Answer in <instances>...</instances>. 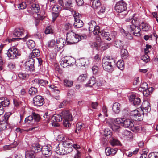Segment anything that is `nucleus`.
Wrapping results in <instances>:
<instances>
[{"mask_svg":"<svg viewBox=\"0 0 158 158\" xmlns=\"http://www.w3.org/2000/svg\"><path fill=\"white\" fill-rule=\"evenodd\" d=\"M114 60L110 56H105L102 60V65L104 69L108 72H111L114 70L113 64Z\"/></svg>","mask_w":158,"mask_h":158,"instance_id":"nucleus-1","label":"nucleus"},{"mask_svg":"<svg viewBox=\"0 0 158 158\" xmlns=\"http://www.w3.org/2000/svg\"><path fill=\"white\" fill-rule=\"evenodd\" d=\"M13 35L15 37H18L17 38H13L8 40L9 42L14 41L18 39H27L28 36L27 34L23 28H18L15 29L13 32Z\"/></svg>","mask_w":158,"mask_h":158,"instance_id":"nucleus-2","label":"nucleus"},{"mask_svg":"<svg viewBox=\"0 0 158 158\" xmlns=\"http://www.w3.org/2000/svg\"><path fill=\"white\" fill-rule=\"evenodd\" d=\"M62 114L64 118L63 121L64 126L67 127H69L71 125L69 122L73 120L71 114L69 111H65L62 112Z\"/></svg>","mask_w":158,"mask_h":158,"instance_id":"nucleus-3","label":"nucleus"},{"mask_svg":"<svg viewBox=\"0 0 158 158\" xmlns=\"http://www.w3.org/2000/svg\"><path fill=\"white\" fill-rule=\"evenodd\" d=\"M127 8V4L123 0L116 2L114 6L115 10L118 13H121L125 11Z\"/></svg>","mask_w":158,"mask_h":158,"instance_id":"nucleus-4","label":"nucleus"},{"mask_svg":"<svg viewBox=\"0 0 158 158\" xmlns=\"http://www.w3.org/2000/svg\"><path fill=\"white\" fill-rule=\"evenodd\" d=\"M7 54L9 58L14 59L18 58L21 55V53L17 48L12 47L8 50Z\"/></svg>","mask_w":158,"mask_h":158,"instance_id":"nucleus-5","label":"nucleus"},{"mask_svg":"<svg viewBox=\"0 0 158 158\" xmlns=\"http://www.w3.org/2000/svg\"><path fill=\"white\" fill-rule=\"evenodd\" d=\"M42 154L44 157L41 158H52V148L50 145H47L43 146L42 148Z\"/></svg>","mask_w":158,"mask_h":158,"instance_id":"nucleus-6","label":"nucleus"},{"mask_svg":"<svg viewBox=\"0 0 158 158\" xmlns=\"http://www.w3.org/2000/svg\"><path fill=\"white\" fill-rule=\"evenodd\" d=\"M127 29L128 31L135 36H139L141 34V30L138 26L134 24L129 25L127 26Z\"/></svg>","mask_w":158,"mask_h":158,"instance_id":"nucleus-7","label":"nucleus"},{"mask_svg":"<svg viewBox=\"0 0 158 158\" xmlns=\"http://www.w3.org/2000/svg\"><path fill=\"white\" fill-rule=\"evenodd\" d=\"M143 113L142 110H135L131 111L130 116L134 120L140 121L142 119Z\"/></svg>","mask_w":158,"mask_h":158,"instance_id":"nucleus-8","label":"nucleus"},{"mask_svg":"<svg viewBox=\"0 0 158 158\" xmlns=\"http://www.w3.org/2000/svg\"><path fill=\"white\" fill-rule=\"evenodd\" d=\"M33 102L34 106L37 107L42 106L45 103L43 97L39 95H36L33 98Z\"/></svg>","mask_w":158,"mask_h":158,"instance_id":"nucleus-9","label":"nucleus"},{"mask_svg":"<svg viewBox=\"0 0 158 158\" xmlns=\"http://www.w3.org/2000/svg\"><path fill=\"white\" fill-rule=\"evenodd\" d=\"M34 60L31 58H29L25 63L26 69L30 71H33L35 70Z\"/></svg>","mask_w":158,"mask_h":158,"instance_id":"nucleus-10","label":"nucleus"},{"mask_svg":"<svg viewBox=\"0 0 158 158\" xmlns=\"http://www.w3.org/2000/svg\"><path fill=\"white\" fill-rule=\"evenodd\" d=\"M52 125L53 126L58 127L59 126L58 122L61 121L62 118L61 115L58 114H54L52 117Z\"/></svg>","mask_w":158,"mask_h":158,"instance_id":"nucleus-11","label":"nucleus"},{"mask_svg":"<svg viewBox=\"0 0 158 158\" xmlns=\"http://www.w3.org/2000/svg\"><path fill=\"white\" fill-rule=\"evenodd\" d=\"M86 35L85 34L79 35L78 34H76L74 33L72 43H77L80 40L86 39Z\"/></svg>","mask_w":158,"mask_h":158,"instance_id":"nucleus-12","label":"nucleus"},{"mask_svg":"<svg viewBox=\"0 0 158 158\" xmlns=\"http://www.w3.org/2000/svg\"><path fill=\"white\" fill-rule=\"evenodd\" d=\"M41 146L37 143H32L30 147L31 150L34 153L39 152L42 150Z\"/></svg>","mask_w":158,"mask_h":158,"instance_id":"nucleus-13","label":"nucleus"},{"mask_svg":"<svg viewBox=\"0 0 158 158\" xmlns=\"http://www.w3.org/2000/svg\"><path fill=\"white\" fill-rule=\"evenodd\" d=\"M122 126L125 128H131L134 127V123L133 121L130 119L124 118Z\"/></svg>","mask_w":158,"mask_h":158,"instance_id":"nucleus-14","label":"nucleus"},{"mask_svg":"<svg viewBox=\"0 0 158 158\" xmlns=\"http://www.w3.org/2000/svg\"><path fill=\"white\" fill-rule=\"evenodd\" d=\"M65 40L62 38H59L56 40V46L58 50L61 49L65 44Z\"/></svg>","mask_w":158,"mask_h":158,"instance_id":"nucleus-15","label":"nucleus"},{"mask_svg":"<svg viewBox=\"0 0 158 158\" xmlns=\"http://www.w3.org/2000/svg\"><path fill=\"white\" fill-rule=\"evenodd\" d=\"M142 108L147 112H149L151 110L150 103L147 100L144 101L141 106Z\"/></svg>","mask_w":158,"mask_h":158,"instance_id":"nucleus-16","label":"nucleus"},{"mask_svg":"<svg viewBox=\"0 0 158 158\" xmlns=\"http://www.w3.org/2000/svg\"><path fill=\"white\" fill-rule=\"evenodd\" d=\"M0 103L3 107H6L9 106L10 104L9 99L6 97L0 98Z\"/></svg>","mask_w":158,"mask_h":158,"instance_id":"nucleus-17","label":"nucleus"},{"mask_svg":"<svg viewBox=\"0 0 158 158\" xmlns=\"http://www.w3.org/2000/svg\"><path fill=\"white\" fill-rule=\"evenodd\" d=\"M55 151L57 154L59 155H66V152L65 148L63 147L62 148H60L59 146V144L56 146Z\"/></svg>","mask_w":158,"mask_h":158,"instance_id":"nucleus-18","label":"nucleus"},{"mask_svg":"<svg viewBox=\"0 0 158 158\" xmlns=\"http://www.w3.org/2000/svg\"><path fill=\"white\" fill-rule=\"evenodd\" d=\"M112 110L115 114H118L120 110V105L117 102L114 103L112 107Z\"/></svg>","mask_w":158,"mask_h":158,"instance_id":"nucleus-19","label":"nucleus"},{"mask_svg":"<svg viewBox=\"0 0 158 158\" xmlns=\"http://www.w3.org/2000/svg\"><path fill=\"white\" fill-rule=\"evenodd\" d=\"M73 7V3L70 0L67 1L64 4L63 8L64 9L71 11L73 10L71 8Z\"/></svg>","mask_w":158,"mask_h":158,"instance_id":"nucleus-20","label":"nucleus"},{"mask_svg":"<svg viewBox=\"0 0 158 158\" xmlns=\"http://www.w3.org/2000/svg\"><path fill=\"white\" fill-rule=\"evenodd\" d=\"M40 55V51L39 49H35L32 50V52H31L29 55V58H31L32 59L39 56Z\"/></svg>","mask_w":158,"mask_h":158,"instance_id":"nucleus-21","label":"nucleus"},{"mask_svg":"<svg viewBox=\"0 0 158 158\" xmlns=\"http://www.w3.org/2000/svg\"><path fill=\"white\" fill-rule=\"evenodd\" d=\"M35 153L31 150H26L25 151V158H35L37 157Z\"/></svg>","mask_w":158,"mask_h":158,"instance_id":"nucleus-22","label":"nucleus"},{"mask_svg":"<svg viewBox=\"0 0 158 158\" xmlns=\"http://www.w3.org/2000/svg\"><path fill=\"white\" fill-rule=\"evenodd\" d=\"M68 66H71L74 64L76 61L75 59L71 56H66Z\"/></svg>","mask_w":158,"mask_h":158,"instance_id":"nucleus-23","label":"nucleus"},{"mask_svg":"<svg viewBox=\"0 0 158 158\" xmlns=\"http://www.w3.org/2000/svg\"><path fill=\"white\" fill-rule=\"evenodd\" d=\"M74 21L75 22L73 24L74 27L76 28H80L83 26V23L81 20L78 19Z\"/></svg>","mask_w":158,"mask_h":158,"instance_id":"nucleus-24","label":"nucleus"},{"mask_svg":"<svg viewBox=\"0 0 158 158\" xmlns=\"http://www.w3.org/2000/svg\"><path fill=\"white\" fill-rule=\"evenodd\" d=\"M60 65L63 68L68 67V63L67 61L66 57L62 58L60 61Z\"/></svg>","mask_w":158,"mask_h":158,"instance_id":"nucleus-25","label":"nucleus"},{"mask_svg":"<svg viewBox=\"0 0 158 158\" xmlns=\"http://www.w3.org/2000/svg\"><path fill=\"white\" fill-rule=\"evenodd\" d=\"M121 31L122 33L124 36H125L126 38L128 40H131L133 38V36L131 34L130 32L125 33V30L123 29L121 30Z\"/></svg>","mask_w":158,"mask_h":158,"instance_id":"nucleus-26","label":"nucleus"},{"mask_svg":"<svg viewBox=\"0 0 158 158\" xmlns=\"http://www.w3.org/2000/svg\"><path fill=\"white\" fill-rule=\"evenodd\" d=\"M121 57L123 59H126L128 56V52L125 49H122L121 50Z\"/></svg>","mask_w":158,"mask_h":158,"instance_id":"nucleus-27","label":"nucleus"},{"mask_svg":"<svg viewBox=\"0 0 158 158\" xmlns=\"http://www.w3.org/2000/svg\"><path fill=\"white\" fill-rule=\"evenodd\" d=\"M95 78L94 77H91L90 79L89 80L88 83L86 85L87 86H89L92 87L94 86L95 84Z\"/></svg>","mask_w":158,"mask_h":158,"instance_id":"nucleus-28","label":"nucleus"},{"mask_svg":"<svg viewBox=\"0 0 158 158\" xmlns=\"http://www.w3.org/2000/svg\"><path fill=\"white\" fill-rule=\"evenodd\" d=\"M150 38H151V40H155L156 41L157 39L158 38V36L155 33H153L152 35H151L148 36L147 35H145L144 36V39L146 40H148Z\"/></svg>","mask_w":158,"mask_h":158,"instance_id":"nucleus-29","label":"nucleus"},{"mask_svg":"<svg viewBox=\"0 0 158 158\" xmlns=\"http://www.w3.org/2000/svg\"><path fill=\"white\" fill-rule=\"evenodd\" d=\"M116 65L117 67L121 70H123L124 69V63L123 60H118L117 63Z\"/></svg>","mask_w":158,"mask_h":158,"instance_id":"nucleus-30","label":"nucleus"},{"mask_svg":"<svg viewBox=\"0 0 158 158\" xmlns=\"http://www.w3.org/2000/svg\"><path fill=\"white\" fill-rule=\"evenodd\" d=\"M106 8L104 6H100L96 10L98 14L100 15H102L105 11Z\"/></svg>","mask_w":158,"mask_h":158,"instance_id":"nucleus-31","label":"nucleus"},{"mask_svg":"<svg viewBox=\"0 0 158 158\" xmlns=\"http://www.w3.org/2000/svg\"><path fill=\"white\" fill-rule=\"evenodd\" d=\"M103 134L105 136L110 138L112 135V132L109 128H106L104 130Z\"/></svg>","mask_w":158,"mask_h":158,"instance_id":"nucleus-32","label":"nucleus"},{"mask_svg":"<svg viewBox=\"0 0 158 158\" xmlns=\"http://www.w3.org/2000/svg\"><path fill=\"white\" fill-rule=\"evenodd\" d=\"M71 12L72 15L74 18V21L79 19L81 17V15L78 13L73 10Z\"/></svg>","mask_w":158,"mask_h":158,"instance_id":"nucleus-33","label":"nucleus"},{"mask_svg":"<svg viewBox=\"0 0 158 158\" xmlns=\"http://www.w3.org/2000/svg\"><path fill=\"white\" fill-rule=\"evenodd\" d=\"M63 82L64 86L67 87H71L73 85V81L72 80L65 79L63 81Z\"/></svg>","mask_w":158,"mask_h":158,"instance_id":"nucleus-34","label":"nucleus"},{"mask_svg":"<svg viewBox=\"0 0 158 158\" xmlns=\"http://www.w3.org/2000/svg\"><path fill=\"white\" fill-rule=\"evenodd\" d=\"M29 93L31 95H34L38 93L37 89L33 87H31L29 89Z\"/></svg>","mask_w":158,"mask_h":158,"instance_id":"nucleus-35","label":"nucleus"},{"mask_svg":"<svg viewBox=\"0 0 158 158\" xmlns=\"http://www.w3.org/2000/svg\"><path fill=\"white\" fill-rule=\"evenodd\" d=\"M87 79V76L85 74L80 75L78 78V81L81 82H85Z\"/></svg>","mask_w":158,"mask_h":158,"instance_id":"nucleus-36","label":"nucleus"},{"mask_svg":"<svg viewBox=\"0 0 158 158\" xmlns=\"http://www.w3.org/2000/svg\"><path fill=\"white\" fill-rule=\"evenodd\" d=\"M111 144L113 146L115 145H120V142L117 139L112 138V139L110 140Z\"/></svg>","mask_w":158,"mask_h":158,"instance_id":"nucleus-37","label":"nucleus"},{"mask_svg":"<svg viewBox=\"0 0 158 158\" xmlns=\"http://www.w3.org/2000/svg\"><path fill=\"white\" fill-rule=\"evenodd\" d=\"M27 44L28 47L30 49L33 48L35 46V43L32 40L28 41L27 42Z\"/></svg>","mask_w":158,"mask_h":158,"instance_id":"nucleus-38","label":"nucleus"},{"mask_svg":"<svg viewBox=\"0 0 158 158\" xmlns=\"http://www.w3.org/2000/svg\"><path fill=\"white\" fill-rule=\"evenodd\" d=\"M31 115L33 118V120H34L36 122H38L40 121V117L38 114L35 112H32Z\"/></svg>","mask_w":158,"mask_h":158,"instance_id":"nucleus-39","label":"nucleus"},{"mask_svg":"<svg viewBox=\"0 0 158 158\" xmlns=\"http://www.w3.org/2000/svg\"><path fill=\"white\" fill-rule=\"evenodd\" d=\"M74 33L71 32L67 34V40L68 41L72 43L73 37Z\"/></svg>","mask_w":158,"mask_h":158,"instance_id":"nucleus-40","label":"nucleus"},{"mask_svg":"<svg viewBox=\"0 0 158 158\" xmlns=\"http://www.w3.org/2000/svg\"><path fill=\"white\" fill-rule=\"evenodd\" d=\"M48 86L49 88L52 89V91L56 92V93L57 94L59 93L60 91L58 88L57 86L53 85H50V84L48 85Z\"/></svg>","mask_w":158,"mask_h":158,"instance_id":"nucleus-41","label":"nucleus"},{"mask_svg":"<svg viewBox=\"0 0 158 158\" xmlns=\"http://www.w3.org/2000/svg\"><path fill=\"white\" fill-rule=\"evenodd\" d=\"M140 27H142L143 31H147L149 28L150 26L146 23L142 22L140 25Z\"/></svg>","mask_w":158,"mask_h":158,"instance_id":"nucleus-42","label":"nucleus"},{"mask_svg":"<svg viewBox=\"0 0 158 158\" xmlns=\"http://www.w3.org/2000/svg\"><path fill=\"white\" fill-rule=\"evenodd\" d=\"M18 76L21 79L25 80L26 78L28 77L29 75L27 74L21 72L18 74Z\"/></svg>","mask_w":158,"mask_h":158,"instance_id":"nucleus-43","label":"nucleus"},{"mask_svg":"<svg viewBox=\"0 0 158 158\" xmlns=\"http://www.w3.org/2000/svg\"><path fill=\"white\" fill-rule=\"evenodd\" d=\"M133 104L136 106H140L141 104V100L140 98L138 97H136L133 102Z\"/></svg>","mask_w":158,"mask_h":158,"instance_id":"nucleus-44","label":"nucleus"},{"mask_svg":"<svg viewBox=\"0 0 158 158\" xmlns=\"http://www.w3.org/2000/svg\"><path fill=\"white\" fill-rule=\"evenodd\" d=\"M49 83V82L47 80L40 79L39 86H45Z\"/></svg>","mask_w":158,"mask_h":158,"instance_id":"nucleus-45","label":"nucleus"},{"mask_svg":"<svg viewBox=\"0 0 158 158\" xmlns=\"http://www.w3.org/2000/svg\"><path fill=\"white\" fill-rule=\"evenodd\" d=\"M123 42L120 40H116L114 43V46L118 48H121L123 47Z\"/></svg>","mask_w":158,"mask_h":158,"instance_id":"nucleus-46","label":"nucleus"},{"mask_svg":"<svg viewBox=\"0 0 158 158\" xmlns=\"http://www.w3.org/2000/svg\"><path fill=\"white\" fill-rule=\"evenodd\" d=\"M97 26L96 25V23L94 21H92L91 23L89 24V31L92 32L94 28V27H96Z\"/></svg>","mask_w":158,"mask_h":158,"instance_id":"nucleus-47","label":"nucleus"},{"mask_svg":"<svg viewBox=\"0 0 158 158\" xmlns=\"http://www.w3.org/2000/svg\"><path fill=\"white\" fill-rule=\"evenodd\" d=\"M101 35L102 36L105 37V39L106 40L110 41L111 40V38L110 37H107L110 36V34L109 32H106L102 33L101 34Z\"/></svg>","mask_w":158,"mask_h":158,"instance_id":"nucleus-48","label":"nucleus"},{"mask_svg":"<svg viewBox=\"0 0 158 158\" xmlns=\"http://www.w3.org/2000/svg\"><path fill=\"white\" fill-rule=\"evenodd\" d=\"M62 144L63 147H66L69 146H72L73 144L70 142V141L68 140H65L62 142Z\"/></svg>","mask_w":158,"mask_h":158,"instance_id":"nucleus-49","label":"nucleus"},{"mask_svg":"<svg viewBox=\"0 0 158 158\" xmlns=\"http://www.w3.org/2000/svg\"><path fill=\"white\" fill-rule=\"evenodd\" d=\"M93 32V33L95 35H99L101 33L100 32V27L98 26H97L96 27H94V28L92 32Z\"/></svg>","mask_w":158,"mask_h":158,"instance_id":"nucleus-50","label":"nucleus"},{"mask_svg":"<svg viewBox=\"0 0 158 158\" xmlns=\"http://www.w3.org/2000/svg\"><path fill=\"white\" fill-rule=\"evenodd\" d=\"M56 44L55 40H52L48 41L47 43L48 46L49 48H52Z\"/></svg>","mask_w":158,"mask_h":158,"instance_id":"nucleus-51","label":"nucleus"},{"mask_svg":"<svg viewBox=\"0 0 158 158\" xmlns=\"http://www.w3.org/2000/svg\"><path fill=\"white\" fill-rule=\"evenodd\" d=\"M122 134L124 137H128L129 136H131L132 133L127 130H124L122 132Z\"/></svg>","mask_w":158,"mask_h":158,"instance_id":"nucleus-52","label":"nucleus"},{"mask_svg":"<svg viewBox=\"0 0 158 158\" xmlns=\"http://www.w3.org/2000/svg\"><path fill=\"white\" fill-rule=\"evenodd\" d=\"M85 127V125L83 123H81L80 122L77 123L76 125V128L77 130H78V131L81 129H83Z\"/></svg>","mask_w":158,"mask_h":158,"instance_id":"nucleus-53","label":"nucleus"},{"mask_svg":"<svg viewBox=\"0 0 158 158\" xmlns=\"http://www.w3.org/2000/svg\"><path fill=\"white\" fill-rule=\"evenodd\" d=\"M124 118H117L114 119L115 123L117 124H121L122 126Z\"/></svg>","mask_w":158,"mask_h":158,"instance_id":"nucleus-54","label":"nucleus"},{"mask_svg":"<svg viewBox=\"0 0 158 158\" xmlns=\"http://www.w3.org/2000/svg\"><path fill=\"white\" fill-rule=\"evenodd\" d=\"M33 121V118L32 115L27 117L25 120V122L27 124H29Z\"/></svg>","mask_w":158,"mask_h":158,"instance_id":"nucleus-55","label":"nucleus"},{"mask_svg":"<svg viewBox=\"0 0 158 158\" xmlns=\"http://www.w3.org/2000/svg\"><path fill=\"white\" fill-rule=\"evenodd\" d=\"M148 88V85L146 82H143L140 85V87L139 88V90L143 91V90L147 89Z\"/></svg>","mask_w":158,"mask_h":158,"instance_id":"nucleus-56","label":"nucleus"},{"mask_svg":"<svg viewBox=\"0 0 158 158\" xmlns=\"http://www.w3.org/2000/svg\"><path fill=\"white\" fill-rule=\"evenodd\" d=\"M7 123L5 121H3L0 124V129L2 130H4L7 128Z\"/></svg>","mask_w":158,"mask_h":158,"instance_id":"nucleus-57","label":"nucleus"},{"mask_svg":"<svg viewBox=\"0 0 158 158\" xmlns=\"http://www.w3.org/2000/svg\"><path fill=\"white\" fill-rule=\"evenodd\" d=\"M141 59L146 63L149 61V57L146 53L141 57Z\"/></svg>","mask_w":158,"mask_h":158,"instance_id":"nucleus-58","label":"nucleus"},{"mask_svg":"<svg viewBox=\"0 0 158 158\" xmlns=\"http://www.w3.org/2000/svg\"><path fill=\"white\" fill-rule=\"evenodd\" d=\"M27 6V5L25 2H23L19 4L18 6V8L19 9L23 10L26 8Z\"/></svg>","mask_w":158,"mask_h":158,"instance_id":"nucleus-59","label":"nucleus"},{"mask_svg":"<svg viewBox=\"0 0 158 158\" xmlns=\"http://www.w3.org/2000/svg\"><path fill=\"white\" fill-rule=\"evenodd\" d=\"M61 8L58 5H55L52 8V11L55 12H58L59 13L61 10Z\"/></svg>","mask_w":158,"mask_h":158,"instance_id":"nucleus-60","label":"nucleus"},{"mask_svg":"<svg viewBox=\"0 0 158 158\" xmlns=\"http://www.w3.org/2000/svg\"><path fill=\"white\" fill-rule=\"evenodd\" d=\"M148 158H158V153H151L148 155Z\"/></svg>","mask_w":158,"mask_h":158,"instance_id":"nucleus-61","label":"nucleus"},{"mask_svg":"<svg viewBox=\"0 0 158 158\" xmlns=\"http://www.w3.org/2000/svg\"><path fill=\"white\" fill-rule=\"evenodd\" d=\"M45 33L46 34H48L53 33L51 27L50 26L47 27L45 30Z\"/></svg>","mask_w":158,"mask_h":158,"instance_id":"nucleus-62","label":"nucleus"},{"mask_svg":"<svg viewBox=\"0 0 158 158\" xmlns=\"http://www.w3.org/2000/svg\"><path fill=\"white\" fill-rule=\"evenodd\" d=\"M66 154L70 153L72 152H74L73 148L72 146H69L65 147Z\"/></svg>","mask_w":158,"mask_h":158,"instance_id":"nucleus-63","label":"nucleus"},{"mask_svg":"<svg viewBox=\"0 0 158 158\" xmlns=\"http://www.w3.org/2000/svg\"><path fill=\"white\" fill-rule=\"evenodd\" d=\"M13 101L14 105L15 106L17 107L19 106L20 103V101L18 98H14L13 99Z\"/></svg>","mask_w":158,"mask_h":158,"instance_id":"nucleus-64","label":"nucleus"}]
</instances>
